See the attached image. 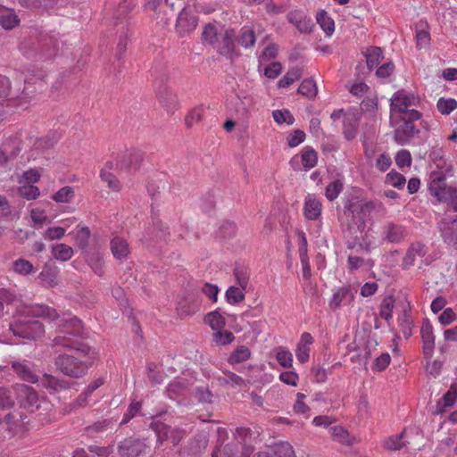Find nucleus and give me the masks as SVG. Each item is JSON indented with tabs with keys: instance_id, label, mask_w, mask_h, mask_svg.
<instances>
[{
	"instance_id": "8fccbe9b",
	"label": "nucleus",
	"mask_w": 457,
	"mask_h": 457,
	"mask_svg": "<svg viewBox=\"0 0 457 457\" xmlns=\"http://www.w3.org/2000/svg\"><path fill=\"white\" fill-rule=\"evenodd\" d=\"M457 398V393L448 391L446 392L444 396L438 401L437 407L438 411H435V413L441 412L444 408L451 407L453 405Z\"/></svg>"
},
{
	"instance_id": "a211bd4d",
	"label": "nucleus",
	"mask_w": 457,
	"mask_h": 457,
	"mask_svg": "<svg viewBox=\"0 0 457 457\" xmlns=\"http://www.w3.org/2000/svg\"><path fill=\"white\" fill-rule=\"evenodd\" d=\"M235 32L233 29H227L223 34L218 37L217 49L218 52L222 55H230L235 52V42H234Z\"/></svg>"
},
{
	"instance_id": "864d4df0",
	"label": "nucleus",
	"mask_w": 457,
	"mask_h": 457,
	"mask_svg": "<svg viewBox=\"0 0 457 457\" xmlns=\"http://www.w3.org/2000/svg\"><path fill=\"white\" fill-rule=\"evenodd\" d=\"M17 301V295L9 289L0 288V317L3 314L4 303L10 304Z\"/></svg>"
},
{
	"instance_id": "423d86ee",
	"label": "nucleus",
	"mask_w": 457,
	"mask_h": 457,
	"mask_svg": "<svg viewBox=\"0 0 457 457\" xmlns=\"http://www.w3.org/2000/svg\"><path fill=\"white\" fill-rule=\"evenodd\" d=\"M16 399L21 408L33 412L39 409V398L36 390L24 384H16L13 386Z\"/></svg>"
},
{
	"instance_id": "69168bd1",
	"label": "nucleus",
	"mask_w": 457,
	"mask_h": 457,
	"mask_svg": "<svg viewBox=\"0 0 457 457\" xmlns=\"http://www.w3.org/2000/svg\"><path fill=\"white\" fill-rule=\"evenodd\" d=\"M202 109L195 108L185 118V123L187 127L191 128L195 123L202 120Z\"/></svg>"
},
{
	"instance_id": "ddd939ff",
	"label": "nucleus",
	"mask_w": 457,
	"mask_h": 457,
	"mask_svg": "<svg viewBox=\"0 0 457 457\" xmlns=\"http://www.w3.org/2000/svg\"><path fill=\"white\" fill-rule=\"evenodd\" d=\"M420 336L423 342V354L426 359L432 357L435 348V337L433 334V327L428 319L423 320Z\"/></svg>"
},
{
	"instance_id": "a19ab883",
	"label": "nucleus",
	"mask_w": 457,
	"mask_h": 457,
	"mask_svg": "<svg viewBox=\"0 0 457 457\" xmlns=\"http://www.w3.org/2000/svg\"><path fill=\"white\" fill-rule=\"evenodd\" d=\"M74 190L71 187L66 186L60 188L54 195L53 200L56 203H70L74 197Z\"/></svg>"
},
{
	"instance_id": "9b49d317",
	"label": "nucleus",
	"mask_w": 457,
	"mask_h": 457,
	"mask_svg": "<svg viewBox=\"0 0 457 457\" xmlns=\"http://www.w3.org/2000/svg\"><path fill=\"white\" fill-rule=\"evenodd\" d=\"M40 385L50 394H56L71 388L75 383L51 374L45 373L38 378Z\"/></svg>"
},
{
	"instance_id": "3c124183",
	"label": "nucleus",
	"mask_w": 457,
	"mask_h": 457,
	"mask_svg": "<svg viewBox=\"0 0 457 457\" xmlns=\"http://www.w3.org/2000/svg\"><path fill=\"white\" fill-rule=\"evenodd\" d=\"M19 194L27 200L36 199L39 195V188L34 185H23L18 189Z\"/></svg>"
},
{
	"instance_id": "72a5a7b5",
	"label": "nucleus",
	"mask_w": 457,
	"mask_h": 457,
	"mask_svg": "<svg viewBox=\"0 0 457 457\" xmlns=\"http://www.w3.org/2000/svg\"><path fill=\"white\" fill-rule=\"evenodd\" d=\"M317 22L320 25L321 29L327 35H331L335 29L334 21L322 10L317 14Z\"/></svg>"
},
{
	"instance_id": "2f4dec72",
	"label": "nucleus",
	"mask_w": 457,
	"mask_h": 457,
	"mask_svg": "<svg viewBox=\"0 0 457 457\" xmlns=\"http://www.w3.org/2000/svg\"><path fill=\"white\" fill-rule=\"evenodd\" d=\"M302 77V69L294 67L290 69L278 83V87H287Z\"/></svg>"
},
{
	"instance_id": "0eeeda50",
	"label": "nucleus",
	"mask_w": 457,
	"mask_h": 457,
	"mask_svg": "<svg viewBox=\"0 0 457 457\" xmlns=\"http://www.w3.org/2000/svg\"><path fill=\"white\" fill-rule=\"evenodd\" d=\"M144 154L140 150L130 149L119 154L116 167L120 170H137L143 162Z\"/></svg>"
},
{
	"instance_id": "4468645a",
	"label": "nucleus",
	"mask_w": 457,
	"mask_h": 457,
	"mask_svg": "<svg viewBox=\"0 0 457 457\" xmlns=\"http://www.w3.org/2000/svg\"><path fill=\"white\" fill-rule=\"evenodd\" d=\"M157 98L160 105L169 113L173 114L178 109V99L176 94L169 87H163L157 92Z\"/></svg>"
},
{
	"instance_id": "c9c22d12",
	"label": "nucleus",
	"mask_w": 457,
	"mask_h": 457,
	"mask_svg": "<svg viewBox=\"0 0 457 457\" xmlns=\"http://www.w3.org/2000/svg\"><path fill=\"white\" fill-rule=\"evenodd\" d=\"M436 107L441 114L448 115L457 108V101L454 98L441 97L437 101Z\"/></svg>"
},
{
	"instance_id": "58836bf2",
	"label": "nucleus",
	"mask_w": 457,
	"mask_h": 457,
	"mask_svg": "<svg viewBox=\"0 0 457 457\" xmlns=\"http://www.w3.org/2000/svg\"><path fill=\"white\" fill-rule=\"evenodd\" d=\"M317 153L313 148L306 146L302 153V163L305 169H312L317 164Z\"/></svg>"
},
{
	"instance_id": "6e6552de",
	"label": "nucleus",
	"mask_w": 457,
	"mask_h": 457,
	"mask_svg": "<svg viewBox=\"0 0 457 457\" xmlns=\"http://www.w3.org/2000/svg\"><path fill=\"white\" fill-rule=\"evenodd\" d=\"M437 229L446 245L457 246V216L440 220L437 222Z\"/></svg>"
},
{
	"instance_id": "052dcab7",
	"label": "nucleus",
	"mask_w": 457,
	"mask_h": 457,
	"mask_svg": "<svg viewBox=\"0 0 457 457\" xmlns=\"http://www.w3.org/2000/svg\"><path fill=\"white\" fill-rule=\"evenodd\" d=\"M235 337L232 332L224 330L220 331V329L213 334V340L219 345H226L234 340Z\"/></svg>"
},
{
	"instance_id": "39448f33",
	"label": "nucleus",
	"mask_w": 457,
	"mask_h": 457,
	"mask_svg": "<svg viewBox=\"0 0 457 457\" xmlns=\"http://www.w3.org/2000/svg\"><path fill=\"white\" fill-rule=\"evenodd\" d=\"M30 93L26 87L21 91H12L10 79L0 74V97H8L9 104L23 107L29 102Z\"/></svg>"
},
{
	"instance_id": "49530a36",
	"label": "nucleus",
	"mask_w": 457,
	"mask_h": 457,
	"mask_svg": "<svg viewBox=\"0 0 457 457\" xmlns=\"http://www.w3.org/2000/svg\"><path fill=\"white\" fill-rule=\"evenodd\" d=\"M277 361L284 368L292 367L293 355L292 353L284 347H278L277 350Z\"/></svg>"
},
{
	"instance_id": "0e129e2a",
	"label": "nucleus",
	"mask_w": 457,
	"mask_h": 457,
	"mask_svg": "<svg viewBox=\"0 0 457 457\" xmlns=\"http://www.w3.org/2000/svg\"><path fill=\"white\" fill-rule=\"evenodd\" d=\"M331 435L340 443H348V432L341 426H334L329 428Z\"/></svg>"
},
{
	"instance_id": "6ab92c4d",
	"label": "nucleus",
	"mask_w": 457,
	"mask_h": 457,
	"mask_svg": "<svg viewBox=\"0 0 457 457\" xmlns=\"http://www.w3.org/2000/svg\"><path fill=\"white\" fill-rule=\"evenodd\" d=\"M413 96H408L403 91H397L391 99L390 111L394 112L398 111L404 113L408 107L413 104Z\"/></svg>"
},
{
	"instance_id": "5701e85b",
	"label": "nucleus",
	"mask_w": 457,
	"mask_h": 457,
	"mask_svg": "<svg viewBox=\"0 0 457 457\" xmlns=\"http://www.w3.org/2000/svg\"><path fill=\"white\" fill-rule=\"evenodd\" d=\"M114 428L112 420L105 419L96 421L94 424L86 427L85 430L89 436H95L97 434L112 430Z\"/></svg>"
},
{
	"instance_id": "cd10ccee",
	"label": "nucleus",
	"mask_w": 457,
	"mask_h": 457,
	"mask_svg": "<svg viewBox=\"0 0 457 457\" xmlns=\"http://www.w3.org/2000/svg\"><path fill=\"white\" fill-rule=\"evenodd\" d=\"M399 327L403 337L408 339L411 337L412 330V319L410 312L404 310L402 315L398 318Z\"/></svg>"
},
{
	"instance_id": "de8ad7c7",
	"label": "nucleus",
	"mask_w": 457,
	"mask_h": 457,
	"mask_svg": "<svg viewBox=\"0 0 457 457\" xmlns=\"http://www.w3.org/2000/svg\"><path fill=\"white\" fill-rule=\"evenodd\" d=\"M405 182L404 176L395 170L390 171L386 177V183L396 188H403Z\"/></svg>"
},
{
	"instance_id": "09e8293b",
	"label": "nucleus",
	"mask_w": 457,
	"mask_h": 457,
	"mask_svg": "<svg viewBox=\"0 0 457 457\" xmlns=\"http://www.w3.org/2000/svg\"><path fill=\"white\" fill-rule=\"evenodd\" d=\"M90 237V230L87 227H81L76 233L75 240L77 245L85 249L88 245V241Z\"/></svg>"
},
{
	"instance_id": "680f3d73",
	"label": "nucleus",
	"mask_w": 457,
	"mask_h": 457,
	"mask_svg": "<svg viewBox=\"0 0 457 457\" xmlns=\"http://www.w3.org/2000/svg\"><path fill=\"white\" fill-rule=\"evenodd\" d=\"M395 162L398 167H409L411 163V156L409 151L401 150L396 154Z\"/></svg>"
},
{
	"instance_id": "aec40b11",
	"label": "nucleus",
	"mask_w": 457,
	"mask_h": 457,
	"mask_svg": "<svg viewBox=\"0 0 457 457\" xmlns=\"http://www.w3.org/2000/svg\"><path fill=\"white\" fill-rule=\"evenodd\" d=\"M321 213V203L313 195H308L304 204V214L308 220H315Z\"/></svg>"
},
{
	"instance_id": "f8f14e48",
	"label": "nucleus",
	"mask_w": 457,
	"mask_h": 457,
	"mask_svg": "<svg viewBox=\"0 0 457 457\" xmlns=\"http://www.w3.org/2000/svg\"><path fill=\"white\" fill-rule=\"evenodd\" d=\"M34 365L28 361H13L12 368L13 372L22 380L29 383L38 382L39 376L37 375Z\"/></svg>"
},
{
	"instance_id": "412c9836",
	"label": "nucleus",
	"mask_w": 457,
	"mask_h": 457,
	"mask_svg": "<svg viewBox=\"0 0 457 457\" xmlns=\"http://www.w3.org/2000/svg\"><path fill=\"white\" fill-rule=\"evenodd\" d=\"M110 245L112 253L116 259L122 260L130 252L128 242L122 237H115L112 239Z\"/></svg>"
},
{
	"instance_id": "774afa93",
	"label": "nucleus",
	"mask_w": 457,
	"mask_h": 457,
	"mask_svg": "<svg viewBox=\"0 0 457 457\" xmlns=\"http://www.w3.org/2000/svg\"><path fill=\"white\" fill-rule=\"evenodd\" d=\"M305 139V133L301 129H295L287 137V143L290 147H295L303 142Z\"/></svg>"
},
{
	"instance_id": "e2e57ef3",
	"label": "nucleus",
	"mask_w": 457,
	"mask_h": 457,
	"mask_svg": "<svg viewBox=\"0 0 457 457\" xmlns=\"http://www.w3.org/2000/svg\"><path fill=\"white\" fill-rule=\"evenodd\" d=\"M212 393L209 390L208 387L198 386L195 389V397L201 403H210L212 402Z\"/></svg>"
},
{
	"instance_id": "7c9ffc66",
	"label": "nucleus",
	"mask_w": 457,
	"mask_h": 457,
	"mask_svg": "<svg viewBox=\"0 0 457 457\" xmlns=\"http://www.w3.org/2000/svg\"><path fill=\"white\" fill-rule=\"evenodd\" d=\"M270 457H295L292 445L287 442L277 444L272 448Z\"/></svg>"
},
{
	"instance_id": "1a4fd4ad",
	"label": "nucleus",
	"mask_w": 457,
	"mask_h": 457,
	"mask_svg": "<svg viewBox=\"0 0 457 457\" xmlns=\"http://www.w3.org/2000/svg\"><path fill=\"white\" fill-rule=\"evenodd\" d=\"M147 448L144 439L129 437L121 441L118 452L121 457H137Z\"/></svg>"
},
{
	"instance_id": "603ef678",
	"label": "nucleus",
	"mask_w": 457,
	"mask_h": 457,
	"mask_svg": "<svg viewBox=\"0 0 457 457\" xmlns=\"http://www.w3.org/2000/svg\"><path fill=\"white\" fill-rule=\"evenodd\" d=\"M100 177L102 180L107 183L109 188L113 191H119L120 189V184L119 179L111 172L107 170H101Z\"/></svg>"
},
{
	"instance_id": "9d476101",
	"label": "nucleus",
	"mask_w": 457,
	"mask_h": 457,
	"mask_svg": "<svg viewBox=\"0 0 457 457\" xmlns=\"http://www.w3.org/2000/svg\"><path fill=\"white\" fill-rule=\"evenodd\" d=\"M198 19L195 15L184 7L179 12L177 22L176 30L179 37H183L194 31L197 26Z\"/></svg>"
},
{
	"instance_id": "6e6d98bb",
	"label": "nucleus",
	"mask_w": 457,
	"mask_h": 457,
	"mask_svg": "<svg viewBox=\"0 0 457 457\" xmlns=\"http://www.w3.org/2000/svg\"><path fill=\"white\" fill-rule=\"evenodd\" d=\"M405 430L402 431L400 434L392 436L385 442V447L390 451H395L401 449L404 444L401 442L404 436Z\"/></svg>"
},
{
	"instance_id": "b1692460",
	"label": "nucleus",
	"mask_w": 457,
	"mask_h": 457,
	"mask_svg": "<svg viewBox=\"0 0 457 457\" xmlns=\"http://www.w3.org/2000/svg\"><path fill=\"white\" fill-rule=\"evenodd\" d=\"M151 427L154 430L160 444H162L164 440L169 439L170 434L179 433V428H173L161 421L153 422Z\"/></svg>"
},
{
	"instance_id": "4d7b16f0",
	"label": "nucleus",
	"mask_w": 457,
	"mask_h": 457,
	"mask_svg": "<svg viewBox=\"0 0 457 457\" xmlns=\"http://www.w3.org/2000/svg\"><path fill=\"white\" fill-rule=\"evenodd\" d=\"M234 274L238 285L245 289L249 282V274L246 268L237 266Z\"/></svg>"
},
{
	"instance_id": "2eb2a0df",
	"label": "nucleus",
	"mask_w": 457,
	"mask_h": 457,
	"mask_svg": "<svg viewBox=\"0 0 457 457\" xmlns=\"http://www.w3.org/2000/svg\"><path fill=\"white\" fill-rule=\"evenodd\" d=\"M382 229L383 238L390 243H399L403 241L407 235L405 228L395 222H387Z\"/></svg>"
},
{
	"instance_id": "c756f323",
	"label": "nucleus",
	"mask_w": 457,
	"mask_h": 457,
	"mask_svg": "<svg viewBox=\"0 0 457 457\" xmlns=\"http://www.w3.org/2000/svg\"><path fill=\"white\" fill-rule=\"evenodd\" d=\"M237 41L245 48L253 46L256 41L254 31L246 28H243L237 37Z\"/></svg>"
},
{
	"instance_id": "e433bc0d",
	"label": "nucleus",
	"mask_w": 457,
	"mask_h": 457,
	"mask_svg": "<svg viewBox=\"0 0 457 457\" xmlns=\"http://www.w3.org/2000/svg\"><path fill=\"white\" fill-rule=\"evenodd\" d=\"M395 306V300L392 296H386L383 299L380 307H379V316L386 320H389L393 317V309Z\"/></svg>"
},
{
	"instance_id": "79ce46f5",
	"label": "nucleus",
	"mask_w": 457,
	"mask_h": 457,
	"mask_svg": "<svg viewBox=\"0 0 457 457\" xmlns=\"http://www.w3.org/2000/svg\"><path fill=\"white\" fill-rule=\"evenodd\" d=\"M358 120L354 117H347L344 120V135L348 139H353L357 131Z\"/></svg>"
},
{
	"instance_id": "c85d7f7f",
	"label": "nucleus",
	"mask_w": 457,
	"mask_h": 457,
	"mask_svg": "<svg viewBox=\"0 0 457 457\" xmlns=\"http://www.w3.org/2000/svg\"><path fill=\"white\" fill-rule=\"evenodd\" d=\"M52 253L55 259L66 262L72 257L73 249L65 244H58L53 245Z\"/></svg>"
},
{
	"instance_id": "473e14b6",
	"label": "nucleus",
	"mask_w": 457,
	"mask_h": 457,
	"mask_svg": "<svg viewBox=\"0 0 457 457\" xmlns=\"http://www.w3.org/2000/svg\"><path fill=\"white\" fill-rule=\"evenodd\" d=\"M250 355L249 348L245 345H240L232 352L228 357V362L231 364L240 363L248 360Z\"/></svg>"
},
{
	"instance_id": "5fc2aeb1",
	"label": "nucleus",
	"mask_w": 457,
	"mask_h": 457,
	"mask_svg": "<svg viewBox=\"0 0 457 457\" xmlns=\"http://www.w3.org/2000/svg\"><path fill=\"white\" fill-rule=\"evenodd\" d=\"M272 116L274 120L278 124H282L284 122L293 124L295 121V118L288 110H275L272 112Z\"/></svg>"
},
{
	"instance_id": "4c0bfd02",
	"label": "nucleus",
	"mask_w": 457,
	"mask_h": 457,
	"mask_svg": "<svg viewBox=\"0 0 457 457\" xmlns=\"http://www.w3.org/2000/svg\"><path fill=\"white\" fill-rule=\"evenodd\" d=\"M344 188V183L341 179H335L330 182L325 190L326 197L329 201H333L337 198L338 195L342 192Z\"/></svg>"
},
{
	"instance_id": "f257e3e1",
	"label": "nucleus",
	"mask_w": 457,
	"mask_h": 457,
	"mask_svg": "<svg viewBox=\"0 0 457 457\" xmlns=\"http://www.w3.org/2000/svg\"><path fill=\"white\" fill-rule=\"evenodd\" d=\"M45 318L50 320L59 319L56 310L46 305H32L20 311L13 316L9 324L10 330L14 336L25 339H36L44 333L43 324L37 318Z\"/></svg>"
},
{
	"instance_id": "13d9d810",
	"label": "nucleus",
	"mask_w": 457,
	"mask_h": 457,
	"mask_svg": "<svg viewBox=\"0 0 457 457\" xmlns=\"http://www.w3.org/2000/svg\"><path fill=\"white\" fill-rule=\"evenodd\" d=\"M14 404L11 391L5 387H0V409L11 408Z\"/></svg>"
},
{
	"instance_id": "ea45409f",
	"label": "nucleus",
	"mask_w": 457,
	"mask_h": 457,
	"mask_svg": "<svg viewBox=\"0 0 457 457\" xmlns=\"http://www.w3.org/2000/svg\"><path fill=\"white\" fill-rule=\"evenodd\" d=\"M205 321L213 330H219L225 326V319L221 316L219 310H215L207 314Z\"/></svg>"
},
{
	"instance_id": "338daca9",
	"label": "nucleus",
	"mask_w": 457,
	"mask_h": 457,
	"mask_svg": "<svg viewBox=\"0 0 457 457\" xmlns=\"http://www.w3.org/2000/svg\"><path fill=\"white\" fill-rule=\"evenodd\" d=\"M395 71V64L393 62L389 61L380 67H378L376 71V75L379 79H387Z\"/></svg>"
},
{
	"instance_id": "f704fd0d",
	"label": "nucleus",
	"mask_w": 457,
	"mask_h": 457,
	"mask_svg": "<svg viewBox=\"0 0 457 457\" xmlns=\"http://www.w3.org/2000/svg\"><path fill=\"white\" fill-rule=\"evenodd\" d=\"M298 93L308 98H314L318 93L316 83L312 79H304L298 87Z\"/></svg>"
},
{
	"instance_id": "f03ea898",
	"label": "nucleus",
	"mask_w": 457,
	"mask_h": 457,
	"mask_svg": "<svg viewBox=\"0 0 457 457\" xmlns=\"http://www.w3.org/2000/svg\"><path fill=\"white\" fill-rule=\"evenodd\" d=\"M60 335L53 339L54 346H62L76 351L77 354L89 355L91 348L79 340L83 334V326L77 317L62 318L58 324Z\"/></svg>"
},
{
	"instance_id": "f3484780",
	"label": "nucleus",
	"mask_w": 457,
	"mask_h": 457,
	"mask_svg": "<svg viewBox=\"0 0 457 457\" xmlns=\"http://www.w3.org/2000/svg\"><path fill=\"white\" fill-rule=\"evenodd\" d=\"M427 253L425 245L420 242L412 243L403 260V269H409L416 263L417 259H422Z\"/></svg>"
},
{
	"instance_id": "c03bdc74",
	"label": "nucleus",
	"mask_w": 457,
	"mask_h": 457,
	"mask_svg": "<svg viewBox=\"0 0 457 457\" xmlns=\"http://www.w3.org/2000/svg\"><path fill=\"white\" fill-rule=\"evenodd\" d=\"M20 22L18 16L12 12H7L0 16V25L4 29H12Z\"/></svg>"
},
{
	"instance_id": "7ed1b4c3",
	"label": "nucleus",
	"mask_w": 457,
	"mask_h": 457,
	"mask_svg": "<svg viewBox=\"0 0 457 457\" xmlns=\"http://www.w3.org/2000/svg\"><path fill=\"white\" fill-rule=\"evenodd\" d=\"M84 359H80L79 356H76L69 353L59 354L54 359V366L64 376L72 378H80L84 377L88 370L89 362Z\"/></svg>"
},
{
	"instance_id": "bf43d9fd",
	"label": "nucleus",
	"mask_w": 457,
	"mask_h": 457,
	"mask_svg": "<svg viewBox=\"0 0 457 457\" xmlns=\"http://www.w3.org/2000/svg\"><path fill=\"white\" fill-rule=\"evenodd\" d=\"M13 270L20 274L27 275L33 270V265L30 262L25 259H18L13 262Z\"/></svg>"
},
{
	"instance_id": "393cba45",
	"label": "nucleus",
	"mask_w": 457,
	"mask_h": 457,
	"mask_svg": "<svg viewBox=\"0 0 457 457\" xmlns=\"http://www.w3.org/2000/svg\"><path fill=\"white\" fill-rule=\"evenodd\" d=\"M27 416L20 411L9 412L4 416V423L7 425V429L12 434L16 432L18 427L23 425V420Z\"/></svg>"
},
{
	"instance_id": "bb28decb",
	"label": "nucleus",
	"mask_w": 457,
	"mask_h": 457,
	"mask_svg": "<svg viewBox=\"0 0 457 457\" xmlns=\"http://www.w3.org/2000/svg\"><path fill=\"white\" fill-rule=\"evenodd\" d=\"M187 381L186 379H175L167 386V394L170 399H175L179 395H185L187 390Z\"/></svg>"
},
{
	"instance_id": "a878e982",
	"label": "nucleus",
	"mask_w": 457,
	"mask_h": 457,
	"mask_svg": "<svg viewBox=\"0 0 457 457\" xmlns=\"http://www.w3.org/2000/svg\"><path fill=\"white\" fill-rule=\"evenodd\" d=\"M361 204H362V200H359L357 197H353V198H349V199L345 200V205H344V208H345L344 213L345 215L352 214L353 217H357L358 220L362 222Z\"/></svg>"
},
{
	"instance_id": "37998d69",
	"label": "nucleus",
	"mask_w": 457,
	"mask_h": 457,
	"mask_svg": "<svg viewBox=\"0 0 457 457\" xmlns=\"http://www.w3.org/2000/svg\"><path fill=\"white\" fill-rule=\"evenodd\" d=\"M226 299L230 304H237L245 299V294L237 287H229L225 294Z\"/></svg>"
},
{
	"instance_id": "a18cd8bd",
	"label": "nucleus",
	"mask_w": 457,
	"mask_h": 457,
	"mask_svg": "<svg viewBox=\"0 0 457 457\" xmlns=\"http://www.w3.org/2000/svg\"><path fill=\"white\" fill-rule=\"evenodd\" d=\"M237 233V226L232 221H224L219 228L218 236L220 238H231Z\"/></svg>"
},
{
	"instance_id": "dca6fc26",
	"label": "nucleus",
	"mask_w": 457,
	"mask_h": 457,
	"mask_svg": "<svg viewBox=\"0 0 457 457\" xmlns=\"http://www.w3.org/2000/svg\"><path fill=\"white\" fill-rule=\"evenodd\" d=\"M419 133L420 129L413 123L403 120V124L395 130V140L398 145H403Z\"/></svg>"
},
{
	"instance_id": "20e7f679",
	"label": "nucleus",
	"mask_w": 457,
	"mask_h": 457,
	"mask_svg": "<svg viewBox=\"0 0 457 457\" xmlns=\"http://www.w3.org/2000/svg\"><path fill=\"white\" fill-rule=\"evenodd\" d=\"M428 189L439 202L447 203L454 212H457V188L448 186L444 175L434 177Z\"/></svg>"
},
{
	"instance_id": "4be33fe9",
	"label": "nucleus",
	"mask_w": 457,
	"mask_h": 457,
	"mask_svg": "<svg viewBox=\"0 0 457 457\" xmlns=\"http://www.w3.org/2000/svg\"><path fill=\"white\" fill-rule=\"evenodd\" d=\"M363 55L366 58L367 67L370 71L377 67L383 60V50L379 46H369Z\"/></svg>"
}]
</instances>
